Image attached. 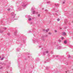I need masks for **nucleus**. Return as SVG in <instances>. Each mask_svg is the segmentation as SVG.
I'll use <instances>...</instances> for the list:
<instances>
[{
	"instance_id": "57",
	"label": "nucleus",
	"mask_w": 73,
	"mask_h": 73,
	"mask_svg": "<svg viewBox=\"0 0 73 73\" xmlns=\"http://www.w3.org/2000/svg\"><path fill=\"white\" fill-rule=\"evenodd\" d=\"M33 32H34V31H33Z\"/></svg>"
},
{
	"instance_id": "26",
	"label": "nucleus",
	"mask_w": 73,
	"mask_h": 73,
	"mask_svg": "<svg viewBox=\"0 0 73 73\" xmlns=\"http://www.w3.org/2000/svg\"><path fill=\"white\" fill-rule=\"evenodd\" d=\"M50 3V1H48V2H46V3L48 4H49Z\"/></svg>"
},
{
	"instance_id": "14",
	"label": "nucleus",
	"mask_w": 73,
	"mask_h": 73,
	"mask_svg": "<svg viewBox=\"0 0 73 73\" xmlns=\"http://www.w3.org/2000/svg\"><path fill=\"white\" fill-rule=\"evenodd\" d=\"M0 64L1 65H5V64H4V63L1 62Z\"/></svg>"
},
{
	"instance_id": "48",
	"label": "nucleus",
	"mask_w": 73,
	"mask_h": 73,
	"mask_svg": "<svg viewBox=\"0 0 73 73\" xmlns=\"http://www.w3.org/2000/svg\"><path fill=\"white\" fill-rule=\"evenodd\" d=\"M25 60H27V59L26 58H25Z\"/></svg>"
},
{
	"instance_id": "36",
	"label": "nucleus",
	"mask_w": 73,
	"mask_h": 73,
	"mask_svg": "<svg viewBox=\"0 0 73 73\" xmlns=\"http://www.w3.org/2000/svg\"><path fill=\"white\" fill-rule=\"evenodd\" d=\"M51 54H53V51H51Z\"/></svg>"
},
{
	"instance_id": "50",
	"label": "nucleus",
	"mask_w": 73,
	"mask_h": 73,
	"mask_svg": "<svg viewBox=\"0 0 73 73\" xmlns=\"http://www.w3.org/2000/svg\"><path fill=\"white\" fill-rule=\"evenodd\" d=\"M39 48H41V46H39Z\"/></svg>"
},
{
	"instance_id": "1",
	"label": "nucleus",
	"mask_w": 73,
	"mask_h": 73,
	"mask_svg": "<svg viewBox=\"0 0 73 73\" xmlns=\"http://www.w3.org/2000/svg\"><path fill=\"white\" fill-rule=\"evenodd\" d=\"M11 18H9L5 20V21H3V20L1 21V25H7V24H9V23H11V21H13L15 20H17V19H15V16H16V14H15V13L13 12L11 14Z\"/></svg>"
},
{
	"instance_id": "59",
	"label": "nucleus",
	"mask_w": 73,
	"mask_h": 73,
	"mask_svg": "<svg viewBox=\"0 0 73 73\" xmlns=\"http://www.w3.org/2000/svg\"><path fill=\"white\" fill-rule=\"evenodd\" d=\"M48 36V35H46V37H47Z\"/></svg>"
},
{
	"instance_id": "7",
	"label": "nucleus",
	"mask_w": 73,
	"mask_h": 73,
	"mask_svg": "<svg viewBox=\"0 0 73 73\" xmlns=\"http://www.w3.org/2000/svg\"><path fill=\"white\" fill-rule=\"evenodd\" d=\"M63 48L61 46L58 45L57 49H62Z\"/></svg>"
},
{
	"instance_id": "27",
	"label": "nucleus",
	"mask_w": 73,
	"mask_h": 73,
	"mask_svg": "<svg viewBox=\"0 0 73 73\" xmlns=\"http://www.w3.org/2000/svg\"><path fill=\"white\" fill-rule=\"evenodd\" d=\"M68 58H70V56L69 55H68Z\"/></svg>"
},
{
	"instance_id": "56",
	"label": "nucleus",
	"mask_w": 73,
	"mask_h": 73,
	"mask_svg": "<svg viewBox=\"0 0 73 73\" xmlns=\"http://www.w3.org/2000/svg\"><path fill=\"white\" fill-rule=\"evenodd\" d=\"M72 23H73V21H72Z\"/></svg>"
},
{
	"instance_id": "64",
	"label": "nucleus",
	"mask_w": 73,
	"mask_h": 73,
	"mask_svg": "<svg viewBox=\"0 0 73 73\" xmlns=\"http://www.w3.org/2000/svg\"><path fill=\"white\" fill-rule=\"evenodd\" d=\"M72 70H73V69H72Z\"/></svg>"
},
{
	"instance_id": "63",
	"label": "nucleus",
	"mask_w": 73,
	"mask_h": 73,
	"mask_svg": "<svg viewBox=\"0 0 73 73\" xmlns=\"http://www.w3.org/2000/svg\"><path fill=\"white\" fill-rule=\"evenodd\" d=\"M69 25H70V24H69Z\"/></svg>"
},
{
	"instance_id": "12",
	"label": "nucleus",
	"mask_w": 73,
	"mask_h": 73,
	"mask_svg": "<svg viewBox=\"0 0 73 73\" xmlns=\"http://www.w3.org/2000/svg\"><path fill=\"white\" fill-rule=\"evenodd\" d=\"M17 31L14 32V35L15 36H16V35L17 34Z\"/></svg>"
},
{
	"instance_id": "62",
	"label": "nucleus",
	"mask_w": 73,
	"mask_h": 73,
	"mask_svg": "<svg viewBox=\"0 0 73 73\" xmlns=\"http://www.w3.org/2000/svg\"><path fill=\"white\" fill-rule=\"evenodd\" d=\"M31 23V24H32V23Z\"/></svg>"
},
{
	"instance_id": "21",
	"label": "nucleus",
	"mask_w": 73,
	"mask_h": 73,
	"mask_svg": "<svg viewBox=\"0 0 73 73\" xmlns=\"http://www.w3.org/2000/svg\"><path fill=\"white\" fill-rule=\"evenodd\" d=\"M19 50H20L19 49L17 48V52H19Z\"/></svg>"
},
{
	"instance_id": "37",
	"label": "nucleus",
	"mask_w": 73,
	"mask_h": 73,
	"mask_svg": "<svg viewBox=\"0 0 73 73\" xmlns=\"http://www.w3.org/2000/svg\"><path fill=\"white\" fill-rule=\"evenodd\" d=\"M10 35V33H7V35Z\"/></svg>"
},
{
	"instance_id": "16",
	"label": "nucleus",
	"mask_w": 73,
	"mask_h": 73,
	"mask_svg": "<svg viewBox=\"0 0 73 73\" xmlns=\"http://www.w3.org/2000/svg\"><path fill=\"white\" fill-rule=\"evenodd\" d=\"M53 15H54V16H57L58 15L57 14V13H54L53 14Z\"/></svg>"
},
{
	"instance_id": "49",
	"label": "nucleus",
	"mask_w": 73,
	"mask_h": 73,
	"mask_svg": "<svg viewBox=\"0 0 73 73\" xmlns=\"http://www.w3.org/2000/svg\"><path fill=\"white\" fill-rule=\"evenodd\" d=\"M28 58H29V56H28Z\"/></svg>"
},
{
	"instance_id": "52",
	"label": "nucleus",
	"mask_w": 73,
	"mask_h": 73,
	"mask_svg": "<svg viewBox=\"0 0 73 73\" xmlns=\"http://www.w3.org/2000/svg\"><path fill=\"white\" fill-rule=\"evenodd\" d=\"M36 14H37V13H38L37 12H36Z\"/></svg>"
},
{
	"instance_id": "38",
	"label": "nucleus",
	"mask_w": 73,
	"mask_h": 73,
	"mask_svg": "<svg viewBox=\"0 0 73 73\" xmlns=\"http://www.w3.org/2000/svg\"><path fill=\"white\" fill-rule=\"evenodd\" d=\"M38 17H40V15L38 14Z\"/></svg>"
},
{
	"instance_id": "35",
	"label": "nucleus",
	"mask_w": 73,
	"mask_h": 73,
	"mask_svg": "<svg viewBox=\"0 0 73 73\" xmlns=\"http://www.w3.org/2000/svg\"><path fill=\"white\" fill-rule=\"evenodd\" d=\"M65 64L66 65H67L68 64V62H66Z\"/></svg>"
},
{
	"instance_id": "19",
	"label": "nucleus",
	"mask_w": 73,
	"mask_h": 73,
	"mask_svg": "<svg viewBox=\"0 0 73 73\" xmlns=\"http://www.w3.org/2000/svg\"><path fill=\"white\" fill-rule=\"evenodd\" d=\"M53 56L54 57H58V55H55V56L54 55Z\"/></svg>"
},
{
	"instance_id": "30",
	"label": "nucleus",
	"mask_w": 73,
	"mask_h": 73,
	"mask_svg": "<svg viewBox=\"0 0 73 73\" xmlns=\"http://www.w3.org/2000/svg\"><path fill=\"white\" fill-rule=\"evenodd\" d=\"M58 41L59 42H61V40H59Z\"/></svg>"
},
{
	"instance_id": "54",
	"label": "nucleus",
	"mask_w": 73,
	"mask_h": 73,
	"mask_svg": "<svg viewBox=\"0 0 73 73\" xmlns=\"http://www.w3.org/2000/svg\"><path fill=\"white\" fill-rule=\"evenodd\" d=\"M33 35L34 36H35V34H33Z\"/></svg>"
},
{
	"instance_id": "10",
	"label": "nucleus",
	"mask_w": 73,
	"mask_h": 73,
	"mask_svg": "<svg viewBox=\"0 0 73 73\" xmlns=\"http://www.w3.org/2000/svg\"><path fill=\"white\" fill-rule=\"evenodd\" d=\"M4 32V30H3L2 29H0V33H3Z\"/></svg>"
},
{
	"instance_id": "15",
	"label": "nucleus",
	"mask_w": 73,
	"mask_h": 73,
	"mask_svg": "<svg viewBox=\"0 0 73 73\" xmlns=\"http://www.w3.org/2000/svg\"><path fill=\"white\" fill-rule=\"evenodd\" d=\"M42 40H44V36H42Z\"/></svg>"
},
{
	"instance_id": "13",
	"label": "nucleus",
	"mask_w": 73,
	"mask_h": 73,
	"mask_svg": "<svg viewBox=\"0 0 73 73\" xmlns=\"http://www.w3.org/2000/svg\"><path fill=\"white\" fill-rule=\"evenodd\" d=\"M64 44H66L67 43V40H64Z\"/></svg>"
},
{
	"instance_id": "45",
	"label": "nucleus",
	"mask_w": 73,
	"mask_h": 73,
	"mask_svg": "<svg viewBox=\"0 0 73 73\" xmlns=\"http://www.w3.org/2000/svg\"><path fill=\"white\" fill-rule=\"evenodd\" d=\"M56 12H58V10L57 11H56Z\"/></svg>"
},
{
	"instance_id": "11",
	"label": "nucleus",
	"mask_w": 73,
	"mask_h": 73,
	"mask_svg": "<svg viewBox=\"0 0 73 73\" xmlns=\"http://www.w3.org/2000/svg\"><path fill=\"white\" fill-rule=\"evenodd\" d=\"M50 60V59H48L45 62V63H46V62H49Z\"/></svg>"
},
{
	"instance_id": "6",
	"label": "nucleus",
	"mask_w": 73,
	"mask_h": 73,
	"mask_svg": "<svg viewBox=\"0 0 73 73\" xmlns=\"http://www.w3.org/2000/svg\"><path fill=\"white\" fill-rule=\"evenodd\" d=\"M35 8L32 7L31 11L33 14H35V11L34 10Z\"/></svg>"
},
{
	"instance_id": "43",
	"label": "nucleus",
	"mask_w": 73,
	"mask_h": 73,
	"mask_svg": "<svg viewBox=\"0 0 73 73\" xmlns=\"http://www.w3.org/2000/svg\"><path fill=\"white\" fill-rule=\"evenodd\" d=\"M65 2H63V4H65Z\"/></svg>"
},
{
	"instance_id": "8",
	"label": "nucleus",
	"mask_w": 73,
	"mask_h": 73,
	"mask_svg": "<svg viewBox=\"0 0 73 73\" xmlns=\"http://www.w3.org/2000/svg\"><path fill=\"white\" fill-rule=\"evenodd\" d=\"M40 59L39 58H36V61H40Z\"/></svg>"
},
{
	"instance_id": "22",
	"label": "nucleus",
	"mask_w": 73,
	"mask_h": 73,
	"mask_svg": "<svg viewBox=\"0 0 73 73\" xmlns=\"http://www.w3.org/2000/svg\"><path fill=\"white\" fill-rule=\"evenodd\" d=\"M49 30V29H47L46 30V32H48V31Z\"/></svg>"
},
{
	"instance_id": "47",
	"label": "nucleus",
	"mask_w": 73,
	"mask_h": 73,
	"mask_svg": "<svg viewBox=\"0 0 73 73\" xmlns=\"http://www.w3.org/2000/svg\"><path fill=\"white\" fill-rule=\"evenodd\" d=\"M10 8H13V7H10Z\"/></svg>"
},
{
	"instance_id": "28",
	"label": "nucleus",
	"mask_w": 73,
	"mask_h": 73,
	"mask_svg": "<svg viewBox=\"0 0 73 73\" xmlns=\"http://www.w3.org/2000/svg\"><path fill=\"white\" fill-rule=\"evenodd\" d=\"M4 60V58H2L1 59V60Z\"/></svg>"
},
{
	"instance_id": "3",
	"label": "nucleus",
	"mask_w": 73,
	"mask_h": 73,
	"mask_svg": "<svg viewBox=\"0 0 73 73\" xmlns=\"http://www.w3.org/2000/svg\"><path fill=\"white\" fill-rule=\"evenodd\" d=\"M32 40L34 43L36 44V43H38L39 44H40V42L38 41V40H36V39H32Z\"/></svg>"
},
{
	"instance_id": "58",
	"label": "nucleus",
	"mask_w": 73,
	"mask_h": 73,
	"mask_svg": "<svg viewBox=\"0 0 73 73\" xmlns=\"http://www.w3.org/2000/svg\"><path fill=\"white\" fill-rule=\"evenodd\" d=\"M66 73H67V71H66Z\"/></svg>"
},
{
	"instance_id": "41",
	"label": "nucleus",
	"mask_w": 73,
	"mask_h": 73,
	"mask_svg": "<svg viewBox=\"0 0 73 73\" xmlns=\"http://www.w3.org/2000/svg\"><path fill=\"white\" fill-rule=\"evenodd\" d=\"M70 47H73V46L72 45H70Z\"/></svg>"
},
{
	"instance_id": "44",
	"label": "nucleus",
	"mask_w": 73,
	"mask_h": 73,
	"mask_svg": "<svg viewBox=\"0 0 73 73\" xmlns=\"http://www.w3.org/2000/svg\"><path fill=\"white\" fill-rule=\"evenodd\" d=\"M46 69H48V67H46Z\"/></svg>"
},
{
	"instance_id": "18",
	"label": "nucleus",
	"mask_w": 73,
	"mask_h": 73,
	"mask_svg": "<svg viewBox=\"0 0 73 73\" xmlns=\"http://www.w3.org/2000/svg\"><path fill=\"white\" fill-rule=\"evenodd\" d=\"M55 6H56V7H58V6H59V5L58 4H55Z\"/></svg>"
},
{
	"instance_id": "61",
	"label": "nucleus",
	"mask_w": 73,
	"mask_h": 73,
	"mask_svg": "<svg viewBox=\"0 0 73 73\" xmlns=\"http://www.w3.org/2000/svg\"><path fill=\"white\" fill-rule=\"evenodd\" d=\"M0 58H1V56H0Z\"/></svg>"
},
{
	"instance_id": "20",
	"label": "nucleus",
	"mask_w": 73,
	"mask_h": 73,
	"mask_svg": "<svg viewBox=\"0 0 73 73\" xmlns=\"http://www.w3.org/2000/svg\"><path fill=\"white\" fill-rule=\"evenodd\" d=\"M3 29H4V30H6V29H7V28L6 27L3 28Z\"/></svg>"
},
{
	"instance_id": "60",
	"label": "nucleus",
	"mask_w": 73,
	"mask_h": 73,
	"mask_svg": "<svg viewBox=\"0 0 73 73\" xmlns=\"http://www.w3.org/2000/svg\"><path fill=\"white\" fill-rule=\"evenodd\" d=\"M38 56H40V55L38 54Z\"/></svg>"
},
{
	"instance_id": "5",
	"label": "nucleus",
	"mask_w": 73,
	"mask_h": 73,
	"mask_svg": "<svg viewBox=\"0 0 73 73\" xmlns=\"http://www.w3.org/2000/svg\"><path fill=\"white\" fill-rule=\"evenodd\" d=\"M48 52L49 51H48V50H45L43 53V55L44 56V55H45L46 53H48Z\"/></svg>"
},
{
	"instance_id": "31",
	"label": "nucleus",
	"mask_w": 73,
	"mask_h": 73,
	"mask_svg": "<svg viewBox=\"0 0 73 73\" xmlns=\"http://www.w3.org/2000/svg\"><path fill=\"white\" fill-rule=\"evenodd\" d=\"M11 10V9H7V11H10Z\"/></svg>"
},
{
	"instance_id": "40",
	"label": "nucleus",
	"mask_w": 73,
	"mask_h": 73,
	"mask_svg": "<svg viewBox=\"0 0 73 73\" xmlns=\"http://www.w3.org/2000/svg\"><path fill=\"white\" fill-rule=\"evenodd\" d=\"M48 34H49V35H51V33H48Z\"/></svg>"
},
{
	"instance_id": "29",
	"label": "nucleus",
	"mask_w": 73,
	"mask_h": 73,
	"mask_svg": "<svg viewBox=\"0 0 73 73\" xmlns=\"http://www.w3.org/2000/svg\"><path fill=\"white\" fill-rule=\"evenodd\" d=\"M31 31L30 30L28 31V33H31Z\"/></svg>"
},
{
	"instance_id": "53",
	"label": "nucleus",
	"mask_w": 73,
	"mask_h": 73,
	"mask_svg": "<svg viewBox=\"0 0 73 73\" xmlns=\"http://www.w3.org/2000/svg\"><path fill=\"white\" fill-rule=\"evenodd\" d=\"M19 59H18V62H19Z\"/></svg>"
},
{
	"instance_id": "39",
	"label": "nucleus",
	"mask_w": 73,
	"mask_h": 73,
	"mask_svg": "<svg viewBox=\"0 0 73 73\" xmlns=\"http://www.w3.org/2000/svg\"><path fill=\"white\" fill-rule=\"evenodd\" d=\"M57 32V31L56 30H55V33H56V32Z\"/></svg>"
},
{
	"instance_id": "33",
	"label": "nucleus",
	"mask_w": 73,
	"mask_h": 73,
	"mask_svg": "<svg viewBox=\"0 0 73 73\" xmlns=\"http://www.w3.org/2000/svg\"><path fill=\"white\" fill-rule=\"evenodd\" d=\"M3 67H0V69H3Z\"/></svg>"
},
{
	"instance_id": "24",
	"label": "nucleus",
	"mask_w": 73,
	"mask_h": 73,
	"mask_svg": "<svg viewBox=\"0 0 73 73\" xmlns=\"http://www.w3.org/2000/svg\"><path fill=\"white\" fill-rule=\"evenodd\" d=\"M27 17L28 18H31V16H30V15H28L27 16Z\"/></svg>"
},
{
	"instance_id": "9",
	"label": "nucleus",
	"mask_w": 73,
	"mask_h": 73,
	"mask_svg": "<svg viewBox=\"0 0 73 73\" xmlns=\"http://www.w3.org/2000/svg\"><path fill=\"white\" fill-rule=\"evenodd\" d=\"M64 23L65 24L68 23V21L66 19L65 20Z\"/></svg>"
},
{
	"instance_id": "32",
	"label": "nucleus",
	"mask_w": 73,
	"mask_h": 73,
	"mask_svg": "<svg viewBox=\"0 0 73 73\" xmlns=\"http://www.w3.org/2000/svg\"><path fill=\"white\" fill-rule=\"evenodd\" d=\"M57 21H60V19H57Z\"/></svg>"
},
{
	"instance_id": "51",
	"label": "nucleus",
	"mask_w": 73,
	"mask_h": 73,
	"mask_svg": "<svg viewBox=\"0 0 73 73\" xmlns=\"http://www.w3.org/2000/svg\"><path fill=\"white\" fill-rule=\"evenodd\" d=\"M9 66H7V68H9Z\"/></svg>"
},
{
	"instance_id": "25",
	"label": "nucleus",
	"mask_w": 73,
	"mask_h": 73,
	"mask_svg": "<svg viewBox=\"0 0 73 73\" xmlns=\"http://www.w3.org/2000/svg\"><path fill=\"white\" fill-rule=\"evenodd\" d=\"M45 11H46V12H47V13H48V10H46V9L45 10Z\"/></svg>"
},
{
	"instance_id": "46",
	"label": "nucleus",
	"mask_w": 73,
	"mask_h": 73,
	"mask_svg": "<svg viewBox=\"0 0 73 73\" xmlns=\"http://www.w3.org/2000/svg\"><path fill=\"white\" fill-rule=\"evenodd\" d=\"M43 31H45V29H43Z\"/></svg>"
},
{
	"instance_id": "4",
	"label": "nucleus",
	"mask_w": 73,
	"mask_h": 73,
	"mask_svg": "<svg viewBox=\"0 0 73 73\" xmlns=\"http://www.w3.org/2000/svg\"><path fill=\"white\" fill-rule=\"evenodd\" d=\"M26 40V38H25V36H24V35H23L22 36V38L21 40V41H23L24 43H25Z\"/></svg>"
},
{
	"instance_id": "17",
	"label": "nucleus",
	"mask_w": 73,
	"mask_h": 73,
	"mask_svg": "<svg viewBox=\"0 0 73 73\" xmlns=\"http://www.w3.org/2000/svg\"><path fill=\"white\" fill-rule=\"evenodd\" d=\"M28 20L29 21H31V20H32V19L31 18H29L28 19Z\"/></svg>"
},
{
	"instance_id": "23",
	"label": "nucleus",
	"mask_w": 73,
	"mask_h": 73,
	"mask_svg": "<svg viewBox=\"0 0 73 73\" xmlns=\"http://www.w3.org/2000/svg\"><path fill=\"white\" fill-rule=\"evenodd\" d=\"M63 35H66V33L65 32L63 33Z\"/></svg>"
},
{
	"instance_id": "55",
	"label": "nucleus",
	"mask_w": 73,
	"mask_h": 73,
	"mask_svg": "<svg viewBox=\"0 0 73 73\" xmlns=\"http://www.w3.org/2000/svg\"><path fill=\"white\" fill-rule=\"evenodd\" d=\"M48 56H49V54H48Z\"/></svg>"
},
{
	"instance_id": "42",
	"label": "nucleus",
	"mask_w": 73,
	"mask_h": 73,
	"mask_svg": "<svg viewBox=\"0 0 73 73\" xmlns=\"http://www.w3.org/2000/svg\"><path fill=\"white\" fill-rule=\"evenodd\" d=\"M9 64H11V62H9Z\"/></svg>"
},
{
	"instance_id": "34",
	"label": "nucleus",
	"mask_w": 73,
	"mask_h": 73,
	"mask_svg": "<svg viewBox=\"0 0 73 73\" xmlns=\"http://www.w3.org/2000/svg\"><path fill=\"white\" fill-rule=\"evenodd\" d=\"M64 37H62L61 38L62 40H64Z\"/></svg>"
},
{
	"instance_id": "2",
	"label": "nucleus",
	"mask_w": 73,
	"mask_h": 73,
	"mask_svg": "<svg viewBox=\"0 0 73 73\" xmlns=\"http://www.w3.org/2000/svg\"><path fill=\"white\" fill-rule=\"evenodd\" d=\"M27 5H28V2L25 1L23 2L21 4L22 6H20L18 7L19 10L21 11V10H23V9H25Z\"/></svg>"
}]
</instances>
